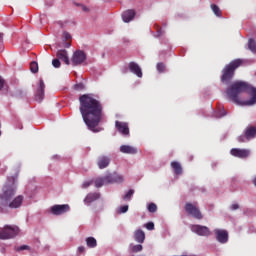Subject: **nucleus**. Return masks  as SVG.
I'll list each match as a JSON object with an SVG mask.
<instances>
[{
	"mask_svg": "<svg viewBox=\"0 0 256 256\" xmlns=\"http://www.w3.org/2000/svg\"><path fill=\"white\" fill-rule=\"evenodd\" d=\"M0 43H3V33H0Z\"/></svg>",
	"mask_w": 256,
	"mask_h": 256,
	"instance_id": "c03bdc74",
	"label": "nucleus"
},
{
	"mask_svg": "<svg viewBox=\"0 0 256 256\" xmlns=\"http://www.w3.org/2000/svg\"><path fill=\"white\" fill-rule=\"evenodd\" d=\"M93 185V181H86L82 184V189H87V187H91Z\"/></svg>",
	"mask_w": 256,
	"mask_h": 256,
	"instance_id": "4c0bfd02",
	"label": "nucleus"
},
{
	"mask_svg": "<svg viewBox=\"0 0 256 256\" xmlns=\"http://www.w3.org/2000/svg\"><path fill=\"white\" fill-rule=\"evenodd\" d=\"M18 233H19V227L5 225L4 228L0 230V239L2 240L13 239V237H17Z\"/></svg>",
	"mask_w": 256,
	"mask_h": 256,
	"instance_id": "423d86ee",
	"label": "nucleus"
},
{
	"mask_svg": "<svg viewBox=\"0 0 256 256\" xmlns=\"http://www.w3.org/2000/svg\"><path fill=\"white\" fill-rule=\"evenodd\" d=\"M56 57H57V59L63 61L65 63V65L71 64V62L69 61V54L67 53V50H65V49L58 50L56 53Z\"/></svg>",
	"mask_w": 256,
	"mask_h": 256,
	"instance_id": "f3484780",
	"label": "nucleus"
},
{
	"mask_svg": "<svg viewBox=\"0 0 256 256\" xmlns=\"http://www.w3.org/2000/svg\"><path fill=\"white\" fill-rule=\"evenodd\" d=\"M226 95L237 105H255L256 88L244 81H236L226 90Z\"/></svg>",
	"mask_w": 256,
	"mask_h": 256,
	"instance_id": "f03ea898",
	"label": "nucleus"
},
{
	"mask_svg": "<svg viewBox=\"0 0 256 256\" xmlns=\"http://www.w3.org/2000/svg\"><path fill=\"white\" fill-rule=\"evenodd\" d=\"M134 239L136 243H145V232L141 229H138L134 232Z\"/></svg>",
	"mask_w": 256,
	"mask_h": 256,
	"instance_id": "4be33fe9",
	"label": "nucleus"
},
{
	"mask_svg": "<svg viewBox=\"0 0 256 256\" xmlns=\"http://www.w3.org/2000/svg\"><path fill=\"white\" fill-rule=\"evenodd\" d=\"M133 193H135L134 190H129L124 196L123 199L124 201H129L133 197Z\"/></svg>",
	"mask_w": 256,
	"mask_h": 256,
	"instance_id": "c756f323",
	"label": "nucleus"
},
{
	"mask_svg": "<svg viewBox=\"0 0 256 256\" xmlns=\"http://www.w3.org/2000/svg\"><path fill=\"white\" fill-rule=\"evenodd\" d=\"M52 65L55 67V69H59V67H61V61H59L58 58H55L52 60Z\"/></svg>",
	"mask_w": 256,
	"mask_h": 256,
	"instance_id": "473e14b6",
	"label": "nucleus"
},
{
	"mask_svg": "<svg viewBox=\"0 0 256 256\" xmlns=\"http://www.w3.org/2000/svg\"><path fill=\"white\" fill-rule=\"evenodd\" d=\"M231 209L232 211H237V209H239V204H232Z\"/></svg>",
	"mask_w": 256,
	"mask_h": 256,
	"instance_id": "ea45409f",
	"label": "nucleus"
},
{
	"mask_svg": "<svg viewBox=\"0 0 256 256\" xmlns=\"http://www.w3.org/2000/svg\"><path fill=\"white\" fill-rule=\"evenodd\" d=\"M115 127L121 135L127 136L129 135V124L126 122H121V121H116L115 122Z\"/></svg>",
	"mask_w": 256,
	"mask_h": 256,
	"instance_id": "4468645a",
	"label": "nucleus"
},
{
	"mask_svg": "<svg viewBox=\"0 0 256 256\" xmlns=\"http://www.w3.org/2000/svg\"><path fill=\"white\" fill-rule=\"evenodd\" d=\"M78 253H80V254L85 253V248H84V246H79V247H78Z\"/></svg>",
	"mask_w": 256,
	"mask_h": 256,
	"instance_id": "79ce46f5",
	"label": "nucleus"
},
{
	"mask_svg": "<svg viewBox=\"0 0 256 256\" xmlns=\"http://www.w3.org/2000/svg\"><path fill=\"white\" fill-rule=\"evenodd\" d=\"M191 231L196 233V235H200L201 237H209V235H211V230H209V227L198 224L192 225Z\"/></svg>",
	"mask_w": 256,
	"mask_h": 256,
	"instance_id": "1a4fd4ad",
	"label": "nucleus"
},
{
	"mask_svg": "<svg viewBox=\"0 0 256 256\" xmlns=\"http://www.w3.org/2000/svg\"><path fill=\"white\" fill-rule=\"evenodd\" d=\"M158 73H165V64L163 62H159L157 64Z\"/></svg>",
	"mask_w": 256,
	"mask_h": 256,
	"instance_id": "7c9ffc66",
	"label": "nucleus"
},
{
	"mask_svg": "<svg viewBox=\"0 0 256 256\" xmlns=\"http://www.w3.org/2000/svg\"><path fill=\"white\" fill-rule=\"evenodd\" d=\"M211 9L216 17H221V9L219 8V6H217L216 4H212Z\"/></svg>",
	"mask_w": 256,
	"mask_h": 256,
	"instance_id": "cd10ccee",
	"label": "nucleus"
},
{
	"mask_svg": "<svg viewBox=\"0 0 256 256\" xmlns=\"http://www.w3.org/2000/svg\"><path fill=\"white\" fill-rule=\"evenodd\" d=\"M5 85V80H3V78H0V91L3 89Z\"/></svg>",
	"mask_w": 256,
	"mask_h": 256,
	"instance_id": "a19ab883",
	"label": "nucleus"
},
{
	"mask_svg": "<svg viewBox=\"0 0 256 256\" xmlns=\"http://www.w3.org/2000/svg\"><path fill=\"white\" fill-rule=\"evenodd\" d=\"M79 111L85 125L93 133H99L101 130L96 128L103 119V104L91 94H83L79 97Z\"/></svg>",
	"mask_w": 256,
	"mask_h": 256,
	"instance_id": "f257e3e1",
	"label": "nucleus"
},
{
	"mask_svg": "<svg viewBox=\"0 0 256 256\" xmlns=\"http://www.w3.org/2000/svg\"><path fill=\"white\" fill-rule=\"evenodd\" d=\"M27 249H29V246H28V245H22V246H20V247L17 248V251H25V250H27Z\"/></svg>",
	"mask_w": 256,
	"mask_h": 256,
	"instance_id": "58836bf2",
	"label": "nucleus"
},
{
	"mask_svg": "<svg viewBox=\"0 0 256 256\" xmlns=\"http://www.w3.org/2000/svg\"><path fill=\"white\" fill-rule=\"evenodd\" d=\"M244 63V59L238 58L232 60L229 64H226L222 69V83L229 85V83H231V81L233 80V77H235V71H237V69H239V67H241Z\"/></svg>",
	"mask_w": 256,
	"mask_h": 256,
	"instance_id": "20e7f679",
	"label": "nucleus"
},
{
	"mask_svg": "<svg viewBox=\"0 0 256 256\" xmlns=\"http://www.w3.org/2000/svg\"><path fill=\"white\" fill-rule=\"evenodd\" d=\"M82 11L87 12V11H89V8H87V6H82Z\"/></svg>",
	"mask_w": 256,
	"mask_h": 256,
	"instance_id": "37998d69",
	"label": "nucleus"
},
{
	"mask_svg": "<svg viewBox=\"0 0 256 256\" xmlns=\"http://www.w3.org/2000/svg\"><path fill=\"white\" fill-rule=\"evenodd\" d=\"M111 163V158L106 155H101L97 158V165L99 169H107Z\"/></svg>",
	"mask_w": 256,
	"mask_h": 256,
	"instance_id": "2eb2a0df",
	"label": "nucleus"
},
{
	"mask_svg": "<svg viewBox=\"0 0 256 256\" xmlns=\"http://www.w3.org/2000/svg\"><path fill=\"white\" fill-rule=\"evenodd\" d=\"M244 134L246 135L247 141H251V139H255L256 127L255 126H247Z\"/></svg>",
	"mask_w": 256,
	"mask_h": 256,
	"instance_id": "6ab92c4d",
	"label": "nucleus"
},
{
	"mask_svg": "<svg viewBox=\"0 0 256 256\" xmlns=\"http://www.w3.org/2000/svg\"><path fill=\"white\" fill-rule=\"evenodd\" d=\"M127 211H129V206L128 205H124V206L119 208V213H127Z\"/></svg>",
	"mask_w": 256,
	"mask_h": 256,
	"instance_id": "c9c22d12",
	"label": "nucleus"
},
{
	"mask_svg": "<svg viewBox=\"0 0 256 256\" xmlns=\"http://www.w3.org/2000/svg\"><path fill=\"white\" fill-rule=\"evenodd\" d=\"M129 71L133 73L134 75H137L139 78L143 77V71L141 70V67L139 64L135 62H130L128 64Z\"/></svg>",
	"mask_w": 256,
	"mask_h": 256,
	"instance_id": "dca6fc26",
	"label": "nucleus"
},
{
	"mask_svg": "<svg viewBox=\"0 0 256 256\" xmlns=\"http://www.w3.org/2000/svg\"><path fill=\"white\" fill-rule=\"evenodd\" d=\"M35 99L36 101H38V103H41V101L45 99V82L43 81V79L39 80V83L36 89Z\"/></svg>",
	"mask_w": 256,
	"mask_h": 256,
	"instance_id": "9d476101",
	"label": "nucleus"
},
{
	"mask_svg": "<svg viewBox=\"0 0 256 256\" xmlns=\"http://www.w3.org/2000/svg\"><path fill=\"white\" fill-rule=\"evenodd\" d=\"M248 49L252 51V53H256V42L253 39L248 40Z\"/></svg>",
	"mask_w": 256,
	"mask_h": 256,
	"instance_id": "bb28decb",
	"label": "nucleus"
},
{
	"mask_svg": "<svg viewBox=\"0 0 256 256\" xmlns=\"http://www.w3.org/2000/svg\"><path fill=\"white\" fill-rule=\"evenodd\" d=\"M15 195H17V185H15V182L4 184L0 192V205L8 207V209H19L23 205L25 197L23 195L15 197Z\"/></svg>",
	"mask_w": 256,
	"mask_h": 256,
	"instance_id": "7ed1b4c3",
	"label": "nucleus"
},
{
	"mask_svg": "<svg viewBox=\"0 0 256 256\" xmlns=\"http://www.w3.org/2000/svg\"><path fill=\"white\" fill-rule=\"evenodd\" d=\"M63 47L69 49L71 47V34L69 32H63Z\"/></svg>",
	"mask_w": 256,
	"mask_h": 256,
	"instance_id": "b1692460",
	"label": "nucleus"
},
{
	"mask_svg": "<svg viewBox=\"0 0 256 256\" xmlns=\"http://www.w3.org/2000/svg\"><path fill=\"white\" fill-rule=\"evenodd\" d=\"M171 167L174 170L175 175H182L183 174V167L179 162H171Z\"/></svg>",
	"mask_w": 256,
	"mask_h": 256,
	"instance_id": "5701e85b",
	"label": "nucleus"
},
{
	"mask_svg": "<svg viewBox=\"0 0 256 256\" xmlns=\"http://www.w3.org/2000/svg\"><path fill=\"white\" fill-rule=\"evenodd\" d=\"M230 155H232V157H237L238 159H247L250 152L247 149L233 148L230 150Z\"/></svg>",
	"mask_w": 256,
	"mask_h": 256,
	"instance_id": "9b49d317",
	"label": "nucleus"
},
{
	"mask_svg": "<svg viewBox=\"0 0 256 256\" xmlns=\"http://www.w3.org/2000/svg\"><path fill=\"white\" fill-rule=\"evenodd\" d=\"M130 251L131 253H140V251H143V245L141 244L130 245Z\"/></svg>",
	"mask_w": 256,
	"mask_h": 256,
	"instance_id": "a878e982",
	"label": "nucleus"
},
{
	"mask_svg": "<svg viewBox=\"0 0 256 256\" xmlns=\"http://www.w3.org/2000/svg\"><path fill=\"white\" fill-rule=\"evenodd\" d=\"M137 148L129 145L120 146V153H124L126 155H137Z\"/></svg>",
	"mask_w": 256,
	"mask_h": 256,
	"instance_id": "a211bd4d",
	"label": "nucleus"
},
{
	"mask_svg": "<svg viewBox=\"0 0 256 256\" xmlns=\"http://www.w3.org/2000/svg\"><path fill=\"white\" fill-rule=\"evenodd\" d=\"M148 231H153L155 229V224L153 222H148L144 225Z\"/></svg>",
	"mask_w": 256,
	"mask_h": 256,
	"instance_id": "72a5a7b5",
	"label": "nucleus"
},
{
	"mask_svg": "<svg viewBox=\"0 0 256 256\" xmlns=\"http://www.w3.org/2000/svg\"><path fill=\"white\" fill-rule=\"evenodd\" d=\"M253 185L256 187V177L252 180Z\"/></svg>",
	"mask_w": 256,
	"mask_h": 256,
	"instance_id": "a18cd8bd",
	"label": "nucleus"
},
{
	"mask_svg": "<svg viewBox=\"0 0 256 256\" xmlns=\"http://www.w3.org/2000/svg\"><path fill=\"white\" fill-rule=\"evenodd\" d=\"M99 197H101V194H99L97 192L89 193L85 197L84 203H86V205H89V204L93 203L94 201H97V199H99Z\"/></svg>",
	"mask_w": 256,
	"mask_h": 256,
	"instance_id": "412c9836",
	"label": "nucleus"
},
{
	"mask_svg": "<svg viewBox=\"0 0 256 256\" xmlns=\"http://www.w3.org/2000/svg\"><path fill=\"white\" fill-rule=\"evenodd\" d=\"M86 245L90 249H95V247H97V239H95L94 237L86 238Z\"/></svg>",
	"mask_w": 256,
	"mask_h": 256,
	"instance_id": "393cba45",
	"label": "nucleus"
},
{
	"mask_svg": "<svg viewBox=\"0 0 256 256\" xmlns=\"http://www.w3.org/2000/svg\"><path fill=\"white\" fill-rule=\"evenodd\" d=\"M214 233L218 243L225 244L229 241V233L226 230L216 229Z\"/></svg>",
	"mask_w": 256,
	"mask_h": 256,
	"instance_id": "f8f14e48",
	"label": "nucleus"
},
{
	"mask_svg": "<svg viewBox=\"0 0 256 256\" xmlns=\"http://www.w3.org/2000/svg\"><path fill=\"white\" fill-rule=\"evenodd\" d=\"M225 115H227V112H225V109H222L216 113V117L218 118L225 117Z\"/></svg>",
	"mask_w": 256,
	"mask_h": 256,
	"instance_id": "f704fd0d",
	"label": "nucleus"
},
{
	"mask_svg": "<svg viewBox=\"0 0 256 256\" xmlns=\"http://www.w3.org/2000/svg\"><path fill=\"white\" fill-rule=\"evenodd\" d=\"M148 211H149L150 213H155V212H157V204H155V203H150V204L148 205Z\"/></svg>",
	"mask_w": 256,
	"mask_h": 256,
	"instance_id": "2f4dec72",
	"label": "nucleus"
},
{
	"mask_svg": "<svg viewBox=\"0 0 256 256\" xmlns=\"http://www.w3.org/2000/svg\"><path fill=\"white\" fill-rule=\"evenodd\" d=\"M238 141H239V143H246V141H248L246 134L239 136Z\"/></svg>",
	"mask_w": 256,
	"mask_h": 256,
	"instance_id": "e433bc0d",
	"label": "nucleus"
},
{
	"mask_svg": "<svg viewBox=\"0 0 256 256\" xmlns=\"http://www.w3.org/2000/svg\"><path fill=\"white\" fill-rule=\"evenodd\" d=\"M30 71L32 73H37L39 71V64L35 61L30 63Z\"/></svg>",
	"mask_w": 256,
	"mask_h": 256,
	"instance_id": "c85d7f7f",
	"label": "nucleus"
},
{
	"mask_svg": "<svg viewBox=\"0 0 256 256\" xmlns=\"http://www.w3.org/2000/svg\"><path fill=\"white\" fill-rule=\"evenodd\" d=\"M69 209L70 207L68 204L54 205L51 207V213L52 215H63V213H67Z\"/></svg>",
	"mask_w": 256,
	"mask_h": 256,
	"instance_id": "ddd939ff",
	"label": "nucleus"
},
{
	"mask_svg": "<svg viewBox=\"0 0 256 256\" xmlns=\"http://www.w3.org/2000/svg\"><path fill=\"white\" fill-rule=\"evenodd\" d=\"M122 19L124 23H130V21H133V19H135V10H126L123 12Z\"/></svg>",
	"mask_w": 256,
	"mask_h": 256,
	"instance_id": "aec40b11",
	"label": "nucleus"
},
{
	"mask_svg": "<svg viewBox=\"0 0 256 256\" xmlns=\"http://www.w3.org/2000/svg\"><path fill=\"white\" fill-rule=\"evenodd\" d=\"M71 61L74 66L83 65L87 61V54L83 50H77L73 53Z\"/></svg>",
	"mask_w": 256,
	"mask_h": 256,
	"instance_id": "6e6552de",
	"label": "nucleus"
},
{
	"mask_svg": "<svg viewBox=\"0 0 256 256\" xmlns=\"http://www.w3.org/2000/svg\"><path fill=\"white\" fill-rule=\"evenodd\" d=\"M94 183L95 187L99 189V187H103V185H109L111 183H123V176L117 173L109 174L102 178H97Z\"/></svg>",
	"mask_w": 256,
	"mask_h": 256,
	"instance_id": "39448f33",
	"label": "nucleus"
},
{
	"mask_svg": "<svg viewBox=\"0 0 256 256\" xmlns=\"http://www.w3.org/2000/svg\"><path fill=\"white\" fill-rule=\"evenodd\" d=\"M184 209L186 213H188V215H190L194 219H203V213H201V210L199 209V207H197V203L193 204L191 202H187L184 206Z\"/></svg>",
	"mask_w": 256,
	"mask_h": 256,
	"instance_id": "0eeeda50",
	"label": "nucleus"
}]
</instances>
